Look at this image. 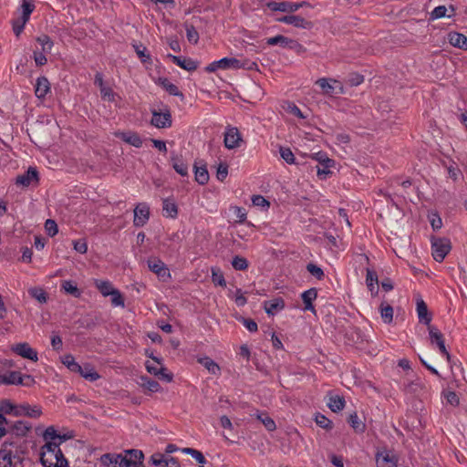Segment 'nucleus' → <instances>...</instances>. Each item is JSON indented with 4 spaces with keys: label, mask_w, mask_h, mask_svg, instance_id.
<instances>
[{
    "label": "nucleus",
    "mask_w": 467,
    "mask_h": 467,
    "mask_svg": "<svg viewBox=\"0 0 467 467\" xmlns=\"http://www.w3.org/2000/svg\"><path fill=\"white\" fill-rule=\"evenodd\" d=\"M285 300L282 297H275L264 302V309L268 316H275L278 311L285 308Z\"/></svg>",
    "instance_id": "18"
},
{
    "label": "nucleus",
    "mask_w": 467,
    "mask_h": 467,
    "mask_svg": "<svg viewBox=\"0 0 467 467\" xmlns=\"http://www.w3.org/2000/svg\"><path fill=\"white\" fill-rule=\"evenodd\" d=\"M171 162L172 165V168L175 170L177 173H179L181 176H188V164L183 161L182 156H179L172 152L171 156Z\"/></svg>",
    "instance_id": "20"
},
{
    "label": "nucleus",
    "mask_w": 467,
    "mask_h": 467,
    "mask_svg": "<svg viewBox=\"0 0 467 467\" xmlns=\"http://www.w3.org/2000/svg\"><path fill=\"white\" fill-rule=\"evenodd\" d=\"M315 421L317 426L327 431H330L333 428V422L328 418L321 413H317Z\"/></svg>",
    "instance_id": "45"
},
{
    "label": "nucleus",
    "mask_w": 467,
    "mask_h": 467,
    "mask_svg": "<svg viewBox=\"0 0 467 467\" xmlns=\"http://www.w3.org/2000/svg\"><path fill=\"white\" fill-rule=\"evenodd\" d=\"M109 296H111V304L115 306H124V298L121 295V293L115 289Z\"/></svg>",
    "instance_id": "59"
},
{
    "label": "nucleus",
    "mask_w": 467,
    "mask_h": 467,
    "mask_svg": "<svg viewBox=\"0 0 467 467\" xmlns=\"http://www.w3.org/2000/svg\"><path fill=\"white\" fill-rule=\"evenodd\" d=\"M16 449L14 442L5 441L0 449V467H17L21 464V458L14 453L13 449Z\"/></svg>",
    "instance_id": "1"
},
{
    "label": "nucleus",
    "mask_w": 467,
    "mask_h": 467,
    "mask_svg": "<svg viewBox=\"0 0 467 467\" xmlns=\"http://www.w3.org/2000/svg\"><path fill=\"white\" fill-rule=\"evenodd\" d=\"M252 202L257 207L268 208L270 206V202L262 195H254L252 197Z\"/></svg>",
    "instance_id": "64"
},
{
    "label": "nucleus",
    "mask_w": 467,
    "mask_h": 467,
    "mask_svg": "<svg viewBox=\"0 0 467 467\" xmlns=\"http://www.w3.org/2000/svg\"><path fill=\"white\" fill-rule=\"evenodd\" d=\"M306 270L317 280H322L325 276L322 268L313 263L307 264Z\"/></svg>",
    "instance_id": "52"
},
{
    "label": "nucleus",
    "mask_w": 467,
    "mask_h": 467,
    "mask_svg": "<svg viewBox=\"0 0 467 467\" xmlns=\"http://www.w3.org/2000/svg\"><path fill=\"white\" fill-rule=\"evenodd\" d=\"M254 416L260 420L268 431H274L276 429L275 420L269 417L267 412L256 410Z\"/></svg>",
    "instance_id": "24"
},
{
    "label": "nucleus",
    "mask_w": 467,
    "mask_h": 467,
    "mask_svg": "<svg viewBox=\"0 0 467 467\" xmlns=\"http://www.w3.org/2000/svg\"><path fill=\"white\" fill-rule=\"evenodd\" d=\"M117 465L115 467H132L135 466L136 460L129 458L128 455L122 456L121 454L117 455Z\"/></svg>",
    "instance_id": "53"
},
{
    "label": "nucleus",
    "mask_w": 467,
    "mask_h": 467,
    "mask_svg": "<svg viewBox=\"0 0 467 467\" xmlns=\"http://www.w3.org/2000/svg\"><path fill=\"white\" fill-rule=\"evenodd\" d=\"M43 437L47 442L57 441L59 442V444L67 440L66 436L58 434L53 426H49L46 429Z\"/></svg>",
    "instance_id": "28"
},
{
    "label": "nucleus",
    "mask_w": 467,
    "mask_h": 467,
    "mask_svg": "<svg viewBox=\"0 0 467 467\" xmlns=\"http://www.w3.org/2000/svg\"><path fill=\"white\" fill-rule=\"evenodd\" d=\"M266 44L269 46L279 45L282 47H289L291 49L296 47H302V46L296 40L288 38L282 35H277L275 36L267 38Z\"/></svg>",
    "instance_id": "14"
},
{
    "label": "nucleus",
    "mask_w": 467,
    "mask_h": 467,
    "mask_svg": "<svg viewBox=\"0 0 467 467\" xmlns=\"http://www.w3.org/2000/svg\"><path fill=\"white\" fill-rule=\"evenodd\" d=\"M186 37L187 40L193 45H196L199 41V33L192 25H185Z\"/></svg>",
    "instance_id": "46"
},
{
    "label": "nucleus",
    "mask_w": 467,
    "mask_h": 467,
    "mask_svg": "<svg viewBox=\"0 0 467 467\" xmlns=\"http://www.w3.org/2000/svg\"><path fill=\"white\" fill-rule=\"evenodd\" d=\"M12 351L21 356L24 358L30 359L32 361H37V352L32 348L28 343H18L11 348Z\"/></svg>",
    "instance_id": "12"
},
{
    "label": "nucleus",
    "mask_w": 467,
    "mask_h": 467,
    "mask_svg": "<svg viewBox=\"0 0 467 467\" xmlns=\"http://www.w3.org/2000/svg\"><path fill=\"white\" fill-rule=\"evenodd\" d=\"M275 20L286 25H292L296 28L311 29L313 27V23L311 21L306 20L300 16L291 14L278 17Z\"/></svg>",
    "instance_id": "8"
},
{
    "label": "nucleus",
    "mask_w": 467,
    "mask_h": 467,
    "mask_svg": "<svg viewBox=\"0 0 467 467\" xmlns=\"http://www.w3.org/2000/svg\"><path fill=\"white\" fill-rule=\"evenodd\" d=\"M164 215L170 218H175L178 215V207L173 200L164 199L162 202Z\"/></svg>",
    "instance_id": "31"
},
{
    "label": "nucleus",
    "mask_w": 467,
    "mask_h": 467,
    "mask_svg": "<svg viewBox=\"0 0 467 467\" xmlns=\"http://www.w3.org/2000/svg\"><path fill=\"white\" fill-rule=\"evenodd\" d=\"M429 337L431 345H437L438 342L444 341L443 334L439 330L438 327L432 325L428 327Z\"/></svg>",
    "instance_id": "37"
},
{
    "label": "nucleus",
    "mask_w": 467,
    "mask_h": 467,
    "mask_svg": "<svg viewBox=\"0 0 467 467\" xmlns=\"http://www.w3.org/2000/svg\"><path fill=\"white\" fill-rule=\"evenodd\" d=\"M232 209L234 210V213L236 217L235 223H244L246 220V216H247V213H246L245 209L244 207H240V206H234V207H232Z\"/></svg>",
    "instance_id": "56"
},
{
    "label": "nucleus",
    "mask_w": 467,
    "mask_h": 467,
    "mask_svg": "<svg viewBox=\"0 0 467 467\" xmlns=\"http://www.w3.org/2000/svg\"><path fill=\"white\" fill-rule=\"evenodd\" d=\"M95 285L103 296H109L115 288L109 281L105 280H95Z\"/></svg>",
    "instance_id": "39"
},
{
    "label": "nucleus",
    "mask_w": 467,
    "mask_h": 467,
    "mask_svg": "<svg viewBox=\"0 0 467 467\" xmlns=\"http://www.w3.org/2000/svg\"><path fill=\"white\" fill-rule=\"evenodd\" d=\"M56 441L46 442L41 448L40 462L44 467H67V461H60L58 463L55 458Z\"/></svg>",
    "instance_id": "2"
},
{
    "label": "nucleus",
    "mask_w": 467,
    "mask_h": 467,
    "mask_svg": "<svg viewBox=\"0 0 467 467\" xmlns=\"http://www.w3.org/2000/svg\"><path fill=\"white\" fill-rule=\"evenodd\" d=\"M198 362L202 364L211 374L217 375L220 372V367L209 357L200 358Z\"/></svg>",
    "instance_id": "35"
},
{
    "label": "nucleus",
    "mask_w": 467,
    "mask_h": 467,
    "mask_svg": "<svg viewBox=\"0 0 467 467\" xmlns=\"http://www.w3.org/2000/svg\"><path fill=\"white\" fill-rule=\"evenodd\" d=\"M228 175V165L226 163H220L217 167L216 178L220 182H223Z\"/></svg>",
    "instance_id": "62"
},
{
    "label": "nucleus",
    "mask_w": 467,
    "mask_h": 467,
    "mask_svg": "<svg viewBox=\"0 0 467 467\" xmlns=\"http://www.w3.org/2000/svg\"><path fill=\"white\" fill-rule=\"evenodd\" d=\"M240 321L243 323V325L246 327V329L249 332L254 333L258 330L257 323L254 320L251 318L241 317Z\"/></svg>",
    "instance_id": "63"
},
{
    "label": "nucleus",
    "mask_w": 467,
    "mask_h": 467,
    "mask_svg": "<svg viewBox=\"0 0 467 467\" xmlns=\"http://www.w3.org/2000/svg\"><path fill=\"white\" fill-rule=\"evenodd\" d=\"M42 415L39 406H31L28 403L20 404L15 412V416H27L29 418L37 419Z\"/></svg>",
    "instance_id": "15"
},
{
    "label": "nucleus",
    "mask_w": 467,
    "mask_h": 467,
    "mask_svg": "<svg viewBox=\"0 0 467 467\" xmlns=\"http://www.w3.org/2000/svg\"><path fill=\"white\" fill-rule=\"evenodd\" d=\"M448 41L449 43L458 48L467 49V37L461 33L458 32H450L448 34Z\"/></svg>",
    "instance_id": "21"
},
{
    "label": "nucleus",
    "mask_w": 467,
    "mask_h": 467,
    "mask_svg": "<svg viewBox=\"0 0 467 467\" xmlns=\"http://www.w3.org/2000/svg\"><path fill=\"white\" fill-rule=\"evenodd\" d=\"M238 67V59L234 57H223L219 60L213 61L210 63L207 67H205L204 70L207 73H213L217 71L218 69H237Z\"/></svg>",
    "instance_id": "7"
},
{
    "label": "nucleus",
    "mask_w": 467,
    "mask_h": 467,
    "mask_svg": "<svg viewBox=\"0 0 467 467\" xmlns=\"http://www.w3.org/2000/svg\"><path fill=\"white\" fill-rule=\"evenodd\" d=\"M212 281L216 285H220L222 287L226 286V281L224 279L223 274L217 267L212 268Z\"/></svg>",
    "instance_id": "43"
},
{
    "label": "nucleus",
    "mask_w": 467,
    "mask_h": 467,
    "mask_svg": "<svg viewBox=\"0 0 467 467\" xmlns=\"http://www.w3.org/2000/svg\"><path fill=\"white\" fill-rule=\"evenodd\" d=\"M36 42L41 46V50L47 53L51 52L54 43L47 35L37 36Z\"/></svg>",
    "instance_id": "41"
},
{
    "label": "nucleus",
    "mask_w": 467,
    "mask_h": 467,
    "mask_svg": "<svg viewBox=\"0 0 467 467\" xmlns=\"http://www.w3.org/2000/svg\"><path fill=\"white\" fill-rule=\"evenodd\" d=\"M345 403V399L343 397L334 395L329 398L327 406L333 412H337L344 409Z\"/></svg>",
    "instance_id": "34"
},
{
    "label": "nucleus",
    "mask_w": 467,
    "mask_h": 467,
    "mask_svg": "<svg viewBox=\"0 0 467 467\" xmlns=\"http://www.w3.org/2000/svg\"><path fill=\"white\" fill-rule=\"evenodd\" d=\"M379 312L384 323L390 324L393 320V307L386 302L379 306Z\"/></svg>",
    "instance_id": "33"
},
{
    "label": "nucleus",
    "mask_w": 467,
    "mask_h": 467,
    "mask_svg": "<svg viewBox=\"0 0 467 467\" xmlns=\"http://www.w3.org/2000/svg\"><path fill=\"white\" fill-rule=\"evenodd\" d=\"M21 9H22V15L19 18L28 21L30 18V15L35 10V5L28 0H23V3L21 5Z\"/></svg>",
    "instance_id": "42"
},
{
    "label": "nucleus",
    "mask_w": 467,
    "mask_h": 467,
    "mask_svg": "<svg viewBox=\"0 0 467 467\" xmlns=\"http://www.w3.org/2000/svg\"><path fill=\"white\" fill-rule=\"evenodd\" d=\"M232 266L238 271H244L248 268V261L239 255H235L232 261Z\"/></svg>",
    "instance_id": "48"
},
{
    "label": "nucleus",
    "mask_w": 467,
    "mask_h": 467,
    "mask_svg": "<svg viewBox=\"0 0 467 467\" xmlns=\"http://www.w3.org/2000/svg\"><path fill=\"white\" fill-rule=\"evenodd\" d=\"M45 229H46L47 234L51 237L55 236L58 232L57 224L52 219H47L46 221Z\"/></svg>",
    "instance_id": "58"
},
{
    "label": "nucleus",
    "mask_w": 467,
    "mask_h": 467,
    "mask_svg": "<svg viewBox=\"0 0 467 467\" xmlns=\"http://www.w3.org/2000/svg\"><path fill=\"white\" fill-rule=\"evenodd\" d=\"M102 99L113 102L118 96L110 87L104 86L99 89Z\"/></svg>",
    "instance_id": "51"
},
{
    "label": "nucleus",
    "mask_w": 467,
    "mask_h": 467,
    "mask_svg": "<svg viewBox=\"0 0 467 467\" xmlns=\"http://www.w3.org/2000/svg\"><path fill=\"white\" fill-rule=\"evenodd\" d=\"M314 159L317 160L322 166H325L326 169L331 168L335 161L332 159H329L326 153L319 151L315 154Z\"/></svg>",
    "instance_id": "47"
},
{
    "label": "nucleus",
    "mask_w": 467,
    "mask_h": 467,
    "mask_svg": "<svg viewBox=\"0 0 467 467\" xmlns=\"http://www.w3.org/2000/svg\"><path fill=\"white\" fill-rule=\"evenodd\" d=\"M17 371H8L5 374L0 373V385H13Z\"/></svg>",
    "instance_id": "55"
},
{
    "label": "nucleus",
    "mask_w": 467,
    "mask_h": 467,
    "mask_svg": "<svg viewBox=\"0 0 467 467\" xmlns=\"http://www.w3.org/2000/svg\"><path fill=\"white\" fill-rule=\"evenodd\" d=\"M266 6L271 11H279L284 13L292 14L301 7L304 6H310V4L306 1H302L299 3L290 2V1H281V2H275V1H270L266 3Z\"/></svg>",
    "instance_id": "5"
},
{
    "label": "nucleus",
    "mask_w": 467,
    "mask_h": 467,
    "mask_svg": "<svg viewBox=\"0 0 467 467\" xmlns=\"http://www.w3.org/2000/svg\"><path fill=\"white\" fill-rule=\"evenodd\" d=\"M194 176H195V181L201 185H204L208 182L209 172L207 171L205 164H202V166H198L197 163L195 162Z\"/></svg>",
    "instance_id": "26"
},
{
    "label": "nucleus",
    "mask_w": 467,
    "mask_h": 467,
    "mask_svg": "<svg viewBox=\"0 0 467 467\" xmlns=\"http://www.w3.org/2000/svg\"><path fill=\"white\" fill-rule=\"evenodd\" d=\"M26 22L27 21L21 18L13 20V31L16 36H18L23 32Z\"/></svg>",
    "instance_id": "61"
},
{
    "label": "nucleus",
    "mask_w": 467,
    "mask_h": 467,
    "mask_svg": "<svg viewBox=\"0 0 467 467\" xmlns=\"http://www.w3.org/2000/svg\"><path fill=\"white\" fill-rule=\"evenodd\" d=\"M136 54L142 63H150V56L147 53V48L142 45H133Z\"/></svg>",
    "instance_id": "49"
},
{
    "label": "nucleus",
    "mask_w": 467,
    "mask_h": 467,
    "mask_svg": "<svg viewBox=\"0 0 467 467\" xmlns=\"http://www.w3.org/2000/svg\"><path fill=\"white\" fill-rule=\"evenodd\" d=\"M140 380L141 386L150 392H158L161 389V385L159 384V382L149 377L142 376L140 378Z\"/></svg>",
    "instance_id": "40"
},
{
    "label": "nucleus",
    "mask_w": 467,
    "mask_h": 467,
    "mask_svg": "<svg viewBox=\"0 0 467 467\" xmlns=\"http://www.w3.org/2000/svg\"><path fill=\"white\" fill-rule=\"evenodd\" d=\"M159 85L162 88H164L170 95L182 96V93L179 90L178 87L171 83L167 78H160Z\"/></svg>",
    "instance_id": "32"
},
{
    "label": "nucleus",
    "mask_w": 467,
    "mask_h": 467,
    "mask_svg": "<svg viewBox=\"0 0 467 467\" xmlns=\"http://www.w3.org/2000/svg\"><path fill=\"white\" fill-rule=\"evenodd\" d=\"M10 429L16 436L24 437L32 429V425L26 420H17L11 425Z\"/></svg>",
    "instance_id": "22"
},
{
    "label": "nucleus",
    "mask_w": 467,
    "mask_h": 467,
    "mask_svg": "<svg viewBox=\"0 0 467 467\" xmlns=\"http://www.w3.org/2000/svg\"><path fill=\"white\" fill-rule=\"evenodd\" d=\"M376 462L379 467H386V464L390 463L389 467H397V461L389 452H378L376 454Z\"/></svg>",
    "instance_id": "30"
},
{
    "label": "nucleus",
    "mask_w": 467,
    "mask_h": 467,
    "mask_svg": "<svg viewBox=\"0 0 467 467\" xmlns=\"http://www.w3.org/2000/svg\"><path fill=\"white\" fill-rule=\"evenodd\" d=\"M416 311L419 318V322L421 324L431 325L432 315L429 312L427 304L423 299L419 298L416 303Z\"/></svg>",
    "instance_id": "16"
},
{
    "label": "nucleus",
    "mask_w": 467,
    "mask_h": 467,
    "mask_svg": "<svg viewBox=\"0 0 467 467\" xmlns=\"http://www.w3.org/2000/svg\"><path fill=\"white\" fill-rule=\"evenodd\" d=\"M280 155L288 164L295 163V156L289 148L280 147Z\"/></svg>",
    "instance_id": "57"
},
{
    "label": "nucleus",
    "mask_w": 467,
    "mask_h": 467,
    "mask_svg": "<svg viewBox=\"0 0 467 467\" xmlns=\"http://www.w3.org/2000/svg\"><path fill=\"white\" fill-rule=\"evenodd\" d=\"M50 82L47 78L42 76L36 78L35 84V94L37 99H44L50 92Z\"/></svg>",
    "instance_id": "19"
},
{
    "label": "nucleus",
    "mask_w": 467,
    "mask_h": 467,
    "mask_svg": "<svg viewBox=\"0 0 467 467\" xmlns=\"http://www.w3.org/2000/svg\"><path fill=\"white\" fill-rule=\"evenodd\" d=\"M431 242L434 260L439 263L442 262L451 249L450 239L431 236Z\"/></svg>",
    "instance_id": "3"
},
{
    "label": "nucleus",
    "mask_w": 467,
    "mask_h": 467,
    "mask_svg": "<svg viewBox=\"0 0 467 467\" xmlns=\"http://www.w3.org/2000/svg\"><path fill=\"white\" fill-rule=\"evenodd\" d=\"M447 8L445 5L435 7L430 14V19L435 20L446 16Z\"/></svg>",
    "instance_id": "60"
},
{
    "label": "nucleus",
    "mask_w": 467,
    "mask_h": 467,
    "mask_svg": "<svg viewBox=\"0 0 467 467\" xmlns=\"http://www.w3.org/2000/svg\"><path fill=\"white\" fill-rule=\"evenodd\" d=\"M181 451L185 454L191 455L200 464L201 467H203L207 462L202 452L196 449L182 448Z\"/></svg>",
    "instance_id": "38"
},
{
    "label": "nucleus",
    "mask_w": 467,
    "mask_h": 467,
    "mask_svg": "<svg viewBox=\"0 0 467 467\" xmlns=\"http://www.w3.org/2000/svg\"><path fill=\"white\" fill-rule=\"evenodd\" d=\"M79 374L87 380L96 381L100 378L99 374L95 370L94 367L89 363L82 365Z\"/></svg>",
    "instance_id": "25"
},
{
    "label": "nucleus",
    "mask_w": 467,
    "mask_h": 467,
    "mask_svg": "<svg viewBox=\"0 0 467 467\" xmlns=\"http://www.w3.org/2000/svg\"><path fill=\"white\" fill-rule=\"evenodd\" d=\"M150 123L158 129L170 128L172 125L171 113L168 106H164L160 110L153 109Z\"/></svg>",
    "instance_id": "4"
},
{
    "label": "nucleus",
    "mask_w": 467,
    "mask_h": 467,
    "mask_svg": "<svg viewBox=\"0 0 467 467\" xmlns=\"http://www.w3.org/2000/svg\"><path fill=\"white\" fill-rule=\"evenodd\" d=\"M39 182V173L36 167H29L26 172L16 178L17 186L28 187L37 185Z\"/></svg>",
    "instance_id": "6"
},
{
    "label": "nucleus",
    "mask_w": 467,
    "mask_h": 467,
    "mask_svg": "<svg viewBox=\"0 0 467 467\" xmlns=\"http://www.w3.org/2000/svg\"><path fill=\"white\" fill-rule=\"evenodd\" d=\"M117 455L111 453H105L100 457V463L107 467H115L117 465Z\"/></svg>",
    "instance_id": "50"
},
{
    "label": "nucleus",
    "mask_w": 467,
    "mask_h": 467,
    "mask_svg": "<svg viewBox=\"0 0 467 467\" xmlns=\"http://www.w3.org/2000/svg\"><path fill=\"white\" fill-rule=\"evenodd\" d=\"M46 54H48V53L44 52L43 50H41V51L34 50L33 58L37 67H42L47 63V58L46 57Z\"/></svg>",
    "instance_id": "54"
},
{
    "label": "nucleus",
    "mask_w": 467,
    "mask_h": 467,
    "mask_svg": "<svg viewBox=\"0 0 467 467\" xmlns=\"http://www.w3.org/2000/svg\"><path fill=\"white\" fill-rule=\"evenodd\" d=\"M167 57L172 61V63L189 72L194 71L198 67V62L194 61L191 57H179L171 54H169Z\"/></svg>",
    "instance_id": "13"
},
{
    "label": "nucleus",
    "mask_w": 467,
    "mask_h": 467,
    "mask_svg": "<svg viewBox=\"0 0 467 467\" xmlns=\"http://www.w3.org/2000/svg\"><path fill=\"white\" fill-rule=\"evenodd\" d=\"M116 137L136 148H140L143 144L142 139L135 131L129 130L124 132H117Z\"/></svg>",
    "instance_id": "17"
},
{
    "label": "nucleus",
    "mask_w": 467,
    "mask_h": 467,
    "mask_svg": "<svg viewBox=\"0 0 467 467\" xmlns=\"http://www.w3.org/2000/svg\"><path fill=\"white\" fill-rule=\"evenodd\" d=\"M302 300L305 304L304 309L315 312L313 301L317 297V290L316 288H310L301 295Z\"/></svg>",
    "instance_id": "23"
},
{
    "label": "nucleus",
    "mask_w": 467,
    "mask_h": 467,
    "mask_svg": "<svg viewBox=\"0 0 467 467\" xmlns=\"http://www.w3.org/2000/svg\"><path fill=\"white\" fill-rule=\"evenodd\" d=\"M150 219V207L146 202H140L134 209L133 224L136 227L144 226Z\"/></svg>",
    "instance_id": "9"
},
{
    "label": "nucleus",
    "mask_w": 467,
    "mask_h": 467,
    "mask_svg": "<svg viewBox=\"0 0 467 467\" xmlns=\"http://www.w3.org/2000/svg\"><path fill=\"white\" fill-rule=\"evenodd\" d=\"M149 269L155 273L158 277L165 281L171 277L170 270L166 265L159 258H150L147 261Z\"/></svg>",
    "instance_id": "10"
},
{
    "label": "nucleus",
    "mask_w": 467,
    "mask_h": 467,
    "mask_svg": "<svg viewBox=\"0 0 467 467\" xmlns=\"http://www.w3.org/2000/svg\"><path fill=\"white\" fill-rule=\"evenodd\" d=\"M61 289L67 294L73 296L74 297H80L81 291L78 288L74 281L65 280L62 282Z\"/></svg>",
    "instance_id": "36"
},
{
    "label": "nucleus",
    "mask_w": 467,
    "mask_h": 467,
    "mask_svg": "<svg viewBox=\"0 0 467 467\" xmlns=\"http://www.w3.org/2000/svg\"><path fill=\"white\" fill-rule=\"evenodd\" d=\"M28 295L38 301L40 304H46L48 299V295L44 288L39 286L30 287L28 289Z\"/></svg>",
    "instance_id": "29"
},
{
    "label": "nucleus",
    "mask_w": 467,
    "mask_h": 467,
    "mask_svg": "<svg viewBox=\"0 0 467 467\" xmlns=\"http://www.w3.org/2000/svg\"><path fill=\"white\" fill-rule=\"evenodd\" d=\"M241 141L242 136L237 128L230 127L226 129L223 139L225 148L229 150L238 148Z\"/></svg>",
    "instance_id": "11"
},
{
    "label": "nucleus",
    "mask_w": 467,
    "mask_h": 467,
    "mask_svg": "<svg viewBox=\"0 0 467 467\" xmlns=\"http://www.w3.org/2000/svg\"><path fill=\"white\" fill-rule=\"evenodd\" d=\"M17 410V406L13 404L9 400H0V413L3 414H12L15 416V412Z\"/></svg>",
    "instance_id": "44"
},
{
    "label": "nucleus",
    "mask_w": 467,
    "mask_h": 467,
    "mask_svg": "<svg viewBox=\"0 0 467 467\" xmlns=\"http://www.w3.org/2000/svg\"><path fill=\"white\" fill-rule=\"evenodd\" d=\"M348 422L356 433H363L366 431L365 422L358 418L356 412L348 416Z\"/></svg>",
    "instance_id": "27"
}]
</instances>
